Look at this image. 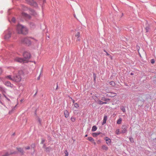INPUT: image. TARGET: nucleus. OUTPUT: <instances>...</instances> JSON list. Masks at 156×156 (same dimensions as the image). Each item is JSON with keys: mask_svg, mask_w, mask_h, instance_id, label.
Here are the masks:
<instances>
[{"mask_svg": "<svg viewBox=\"0 0 156 156\" xmlns=\"http://www.w3.org/2000/svg\"><path fill=\"white\" fill-rule=\"evenodd\" d=\"M23 56L24 58L18 57L14 59L15 61L21 63H27L28 62V60L31 57L30 54L27 52H25L24 53Z\"/></svg>", "mask_w": 156, "mask_h": 156, "instance_id": "nucleus-1", "label": "nucleus"}, {"mask_svg": "<svg viewBox=\"0 0 156 156\" xmlns=\"http://www.w3.org/2000/svg\"><path fill=\"white\" fill-rule=\"evenodd\" d=\"M16 31L19 34H26L28 33V30L27 28L20 24L18 25L17 26Z\"/></svg>", "mask_w": 156, "mask_h": 156, "instance_id": "nucleus-2", "label": "nucleus"}, {"mask_svg": "<svg viewBox=\"0 0 156 156\" xmlns=\"http://www.w3.org/2000/svg\"><path fill=\"white\" fill-rule=\"evenodd\" d=\"M27 3L30 5L34 6L36 8L38 7L37 3L34 0H26Z\"/></svg>", "mask_w": 156, "mask_h": 156, "instance_id": "nucleus-3", "label": "nucleus"}, {"mask_svg": "<svg viewBox=\"0 0 156 156\" xmlns=\"http://www.w3.org/2000/svg\"><path fill=\"white\" fill-rule=\"evenodd\" d=\"M21 80V77L20 75V73H19L15 76L13 77V81L16 82H20Z\"/></svg>", "mask_w": 156, "mask_h": 156, "instance_id": "nucleus-4", "label": "nucleus"}, {"mask_svg": "<svg viewBox=\"0 0 156 156\" xmlns=\"http://www.w3.org/2000/svg\"><path fill=\"white\" fill-rule=\"evenodd\" d=\"M116 95V94L113 92H108L107 96L109 97H113Z\"/></svg>", "mask_w": 156, "mask_h": 156, "instance_id": "nucleus-5", "label": "nucleus"}, {"mask_svg": "<svg viewBox=\"0 0 156 156\" xmlns=\"http://www.w3.org/2000/svg\"><path fill=\"white\" fill-rule=\"evenodd\" d=\"M22 16L27 19H30L31 18V16L25 13L22 12Z\"/></svg>", "mask_w": 156, "mask_h": 156, "instance_id": "nucleus-6", "label": "nucleus"}, {"mask_svg": "<svg viewBox=\"0 0 156 156\" xmlns=\"http://www.w3.org/2000/svg\"><path fill=\"white\" fill-rule=\"evenodd\" d=\"M121 128L122 130L121 132L122 133H124L126 132L127 131V128L125 126H122Z\"/></svg>", "mask_w": 156, "mask_h": 156, "instance_id": "nucleus-7", "label": "nucleus"}, {"mask_svg": "<svg viewBox=\"0 0 156 156\" xmlns=\"http://www.w3.org/2000/svg\"><path fill=\"white\" fill-rule=\"evenodd\" d=\"M16 149L21 154V155H23L24 154V152L23 148L21 147H17Z\"/></svg>", "mask_w": 156, "mask_h": 156, "instance_id": "nucleus-8", "label": "nucleus"}, {"mask_svg": "<svg viewBox=\"0 0 156 156\" xmlns=\"http://www.w3.org/2000/svg\"><path fill=\"white\" fill-rule=\"evenodd\" d=\"M104 139L105 140L106 143L107 144L109 145L110 144L111 142V140L108 137H106L104 138Z\"/></svg>", "mask_w": 156, "mask_h": 156, "instance_id": "nucleus-9", "label": "nucleus"}, {"mask_svg": "<svg viewBox=\"0 0 156 156\" xmlns=\"http://www.w3.org/2000/svg\"><path fill=\"white\" fill-rule=\"evenodd\" d=\"M30 13L31 15L34 16H36L37 15V13L35 11V10L33 9H30Z\"/></svg>", "mask_w": 156, "mask_h": 156, "instance_id": "nucleus-10", "label": "nucleus"}, {"mask_svg": "<svg viewBox=\"0 0 156 156\" xmlns=\"http://www.w3.org/2000/svg\"><path fill=\"white\" fill-rule=\"evenodd\" d=\"M87 140L93 143L94 145L96 144V143L94 140L91 137H88Z\"/></svg>", "mask_w": 156, "mask_h": 156, "instance_id": "nucleus-11", "label": "nucleus"}, {"mask_svg": "<svg viewBox=\"0 0 156 156\" xmlns=\"http://www.w3.org/2000/svg\"><path fill=\"white\" fill-rule=\"evenodd\" d=\"M23 42L24 43L27 44L28 45L30 44V41L29 40L28 38H26L24 39Z\"/></svg>", "mask_w": 156, "mask_h": 156, "instance_id": "nucleus-12", "label": "nucleus"}, {"mask_svg": "<svg viewBox=\"0 0 156 156\" xmlns=\"http://www.w3.org/2000/svg\"><path fill=\"white\" fill-rule=\"evenodd\" d=\"M16 152H10V153H9L8 152H6L2 156H9V155L16 154Z\"/></svg>", "mask_w": 156, "mask_h": 156, "instance_id": "nucleus-13", "label": "nucleus"}, {"mask_svg": "<svg viewBox=\"0 0 156 156\" xmlns=\"http://www.w3.org/2000/svg\"><path fill=\"white\" fill-rule=\"evenodd\" d=\"M5 85L7 86L10 87H12L13 86V85L11 83L8 81L5 82Z\"/></svg>", "mask_w": 156, "mask_h": 156, "instance_id": "nucleus-14", "label": "nucleus"}, {"mask_svg": "<svg viewBox=\"0 0 156 156\" xmlns=\"http://www.w3.org/2000/svg\"><path fill=\"white\" fill-rule=\"evenodd\" d=\"M64 114L66 118H67L69 116V113L68 111L67 110H65L64 111Z\"/></svg>", "mask_w": 156, "mask_h": 156, "instance_id": "nucleus-15", "label": "nucleus"}, {"mask_svg": "<svg viewBox=\"0 0 156 156\" xmlns=\"http://www.w3.org/2000/svg\"><path fill=\"white\" fill-rule=\"evenodd\" d=\"M107 120V116L106 115L104 116L103 122L102 123V125H104L106 123V120Z\"/></svg>", "mask_w": 156, "mask_h": 156, "instance_id": "nucleus-16", "label": "nucleus"}, {"mask_svg": "<svg viewBox=\"0 0 156 156\" xmlns=\"http://www.w3.org/2000/svg\"><path fill=\"white\" fill-rule=\"evenodd\" d=\"M102 149L105 151H107L108 149V147L105 145H103L102 146Z\"/></svg>", "mask_w": 156, "mask_h": 156, "instance_id": "nucleus-17", "label": "nucleus"}, {"mask_svg": "<svg viewBox=\"0 0 156 156\" xmlns=\"http://www.w3.org/2000/svg\"><path fill=\"white\" fill-rule=\"evenodd\" d=\"M10 35H11V33L10 32H9L7 34H6L5 35V38H6V39L10 37Z\"/></svg>", "mask_w": 156, "mask_h": 156, "instance_id": "nucleus-18", "label": "nucleus"}, {"mask_svg": "<svg viewBox=\"0 0 156 156\" xmlns=\"http://www.w3.org/2000/svg\"><path fill=\"white\" fill-rule=\"evenodd\" d=\"M98 103L100 105H102L107 104V102L101 101V100H98Z\"/></svg>", "mask_w": 156, "mask_h": 156, "instance_id": "nucleus-19", "label": "nucleus"}, {"mask_svg": "<svg viewBox=\"0 0 156 156\" xmlns=\"http://www.w3.org/2000/svg\"><path fill=\"white\" fill-rule=\"evenodd\" d=\"M101 100L103 101H108L110 100V99L108 98H106L105 97H103L101 98Z\"/></svg>", "mask_w": 156, "mask_h": 156, "instance_id": "nucleus-20", "label": "nucleus"}, {"mask_svg": "<svg viewBox=\"0 0 156 156\" xmlns=\"http://www.w3.org/2000/svg\"><path fill=\"white\" fill-rule=\"evenodd\" d=\"M115 133L116 134L118 135L121 133V132H120V130L119 129H117L116 130Z\"/></svg>", "mask_w": 156, "mask_h": 156, "instance_id": "nucleus-21", "label": "nucleus"}, {"mask_svg": "<svg viewBox=\"0 0 156 156\" xmlns=\"http://www.w3.org/2000/svg\"><path fill=\"white\" fill-rule=\"evenodd\" d=\"M97 129L96 126H93L92 128V131L93 132L95 131Z\"/></svg>", "mask_w": 156, "mask_h": 156, "instance_id": "nucleus-22", "label": "nucleus"}, {"mask_svg": "<svg viewBox=\"0 0 156 156\" xmlns=\"http://www.w3.org/2000/svg\"><path fill=\"white\" fill-rule=\"evenodd\" d=\"M6 77L8 79L13 81V77H12L10 75L7 76Z\"/></svg>", "mask_w": 156, "mask_h": 156, "instance_id": "nucleus-23", "label": "nucleus"}, {"mask_svg": "<svg viewBox=\"0 0 156 156\" xmlns=\"http://www.w3.org/2000/svg\"><path fill=\"white\" fill-rule=\"evenodd\" d=\"M110 84L112 86H114L115 85V83L114 81H111L110 82Z\"/></svg>", "mask_w": 156, "mask_h": 156, "instance_id": "nucleus-24", "label": "nucleus"}, {"mask_svg": "<svg viewBox=\"0 0 156 156\" xmlns=\"http://www.w3.org/2000/svg\"><path fill=\"white\" fill-rule=\"evenodd\" d=\"M122 119L121 118L119 119L117 121V123L118 124H120L121 123Z\"/></svg>", "mask_w": 156, "mask_h": 156, "instance_id": "nucleus-25", "label": "nucleus"}, {"mask_svg": "<svg viewBox=\"0 0 156 156\" xmlns=\"http://www.w3.org/2000/svg\"><path fill=\"white\" fill-rule=\"evenodd\" d=\"M75 36L77 38H78L80 36V34L79 32H77L76 34L75 35Z\"/></svg>", "mask_w": 156, "mask_h": 156, "instance_id": "nucleus-26", "label": "nucleus"}, {"mask_svg": "<svg viewBox=\"0 0 156 156\" xmlns=\"http://www.w3.org/2000/svg\"><path fill=\"white\" fill-rule=\"evenodd\" d=\"M99 133H93L92 135H93V136H96L98 135H99Z\"/></svg>", "mask_w": 156, "mask_h": 156, "instance_id": "nucleus-27", "label": "nucleus"}, {"mask_svg": "<svg viewBox=\"0 0 156 156\" xmlns=\"http://www.w3.org/2000/svg\"><path fill=\"white\" fill-rule=\"evenodd\" d=\"M64 153L65 154V155L64 156H68L69 153L67 150L65 151Z\"/></svg>", "mask_w": 156, "mask_h": 156, "instance_id": "nucleus-28", "label": "nucleus"}, {"mask_svg": "<svg viewBox=\"0 0 156 156\" xmlns=\"http://www.w3.org/2000/svg\"><path fill=\"white\" fill-rule=\"evenodd\" d=\"M121 109L122 112H125V109L124 107L123 106V107H121Z\"/></svg>", "mask_w": 156, "mask_h": 156, "instance_id": "nucleus-29", "label": "nucleus"}, {"mask_svg": "<svg viewBox=\"0 0 156 156\" xmlns=\"http://www.w3.org/2000/svg\"><path fill=\"white\" fill-rule=\"evenodd\" d=\"M74 107L76 108H78L79 107V105L77 103H76L74 104Z\"/></svg>", "mask_w": 156, "mask_h": 156, "instance_id": "nucleus-30", "label": "nucleus"}, {"mask_svg": "<svg viewBox=\"0 0 156 156\" xmlns=\"http://www.w3.org/2000/svg\"><path fill=\"white\" fill-rule=\"evenodd\" d=\"M71 120L72 122H74L75 121V118L73 117L71 118Z\"/></svg>", "mask_w": 156, "mask_h": 156, "instance_id": "nucleus-31", "label": "nucleus"}, {"mask_svg": "<svg viewBox=\"0 0 156 156\" xmlns=\"http://www.w3.org/2000/svg\"><path fill=\"white\" fill-rule=\"evenodd\" d=\"M30 148V147L29 146H27L25 147V149L27 150H29Z\"/></svg>", "mask_w": 156, "mask_h": 156, "instance_id": "nucleus-32", "label": "nucleus"}, {"mask_svg": "<svg viewBox=\"0 0 156 156\" xmlns=\"http://www.w3.org/2000/svg\"><path fill=\"white\" fill-rule=\"evenodd\" d=\"M129 140L130 142H131L132 143H133L134 142V140L133 138H129Z\"/></svg>", "mask_w": 156, "mask_h": 156, "instance_id": "nucleus-33", "label": "nucleus"}, {"mask_svg": "<svg viewBox=\"0 0 156 156\" xmlns=\"http://www.w3.org/2000/svg\"><path fill=\"white\" fill-rule=\"evenodd\" d=\"M12 21L13 22H15L16 21V19L14 18H12Z\"/></svg>", "mask_w": 156, "mask_h": 156, "instance_id": "nucleus-34", "label": "nucleus"}, {"mask_svg": "<svg viewBox=\"0 0 156 156\" xmlns=\"http://www.w3.org/2000/svg\"><path fill=\"white\" fill-rule=\"evenodd\" d=\"M155 61L154 59H152L151 60V63L153 64L154 63Z\"/></svg>", "mask_w": 156, "mask_h": 156, "instance_id": "nucleus-35", "label": "nucleus"}, {"mask_svg": "<svg viewBox=\"0 0 156 156\" xmlns=\"http://www.w3.org/2000/svg\"><path fill=\"white\" fill-rule=\"evenodd\" d=\"M44 142V139H42L41 141V144H43Z\"/></svg>", "mask_w": 156, "mask_h": 156, "instance_id": "nucleus-36", "label": "nucleus"}, {"mask_svg": "<svg viewBox=\"0 0 156 156\" xmlns=\"http://www.w3.org/2000/svg\"><path fill=\"white\" fill-rule=\"evenodd\" d=\"M106 55H107L108 56H109L110 55L107 52H106Z\"/></svg>", "mask_w": 156, "mask_h": 156, "instance_id": "nucleus-37", "label": "nucleus"}, {"mask_svg": "<svg viewBox=\"0 0 156 156\" xmlns=\"http://www.w3.org/2000/svg\"><path fill=\"white\" fill-rule=\"evenodd\" d=\"M38 121H39V123H41V121L40 119H39Z\"/></svg>", "mask_w": 156, "mask_h": 156, "instance_id": "nucleus-38", "label": "nucleus"}, {"mask_svg": "<svg viewBox=\"0 0 156 156\" xmlns=\"http://www.w3.org/2000/svg\"><path fill=\"white\" fill-rule=\"evenodd\" d=\"M109 57L110 58H111V59H112V56H111V55H110L109 56Z\"/></svg>", "mask_w": 156, "mask_h": 156, "instance_id": "nucleus-39", "label": "nucleus"}, {"mask_svg": "<svg viewBox=\"0 0 156 156\" xmlns=\"http://www.w3.org/2000/svg\"><path fill=\"white\" fill-rule=\"evenodd\" d=\"M2 71L1 70V69H0V74L2 73Z\"/></svg>", "mask_w": 156, "mask_h": 156, "instance_id": "nucleus-40", "label": "nucleus"}, {"mask_svg": "<svg viewBox=\"0 0 156 156\" xmlns=\"http://www.w3.org/2000/svg\"><path fill=\"white\" fill-rule=\"evenodd\" d=\"M74 102H75V101L74 100H73V103H74Z\"/></svg>", "mask_w": 156, "mask_h": 156, "instance_id": "nucleus-41", "label": "nucleus"}, {"mask_svg": "<svg viewBox=\"0 0 156 156\" xmlns=\"http://www.w3.org/2000/svg\"><path fill=\"white\" fill-rule=\"evenodd\" d=\"M87 136V135L86 134L85 135V137H86Z\"/></svg>", "mask_w": 156, "mask_h": 156, "instance_id": "nucleus-42", "label": "nucleus"}, {"mask_svg": "<svg viewBox=\"0 0 156 156\" xmlns=\"http://www.w3.org/2000/svg\"><path fill=\"white\" fill-rule=\"evenodd\" d=\"M130 74H131V75H133V73H130Z\"/></svg>", "mask_w": 156, "mask_h": 156, "instance_id": "nucleus-43", "label": "nucleus"}, {"mask_svg": "<svg viewBox=\"0 0 156 156\" xmlns=\"http://www.w3.org/2000/svg\"><path fill=\"white\" fill-rule=\"evenodd\" d=\"M95 79H96V77H95H95H94V80H95Z\"/></svg>", "mask_w": 156, "mask_h": 156, "instance_id": "nucleus-44", "label": "nucleus"}, {"mask_svg": "<svg viewBox=\"0 0 156 156\" xmlns=\"http://www.w3.org/2000/svg\"><path fill=\"white\" fill-rule=\"evenodd\" d=\"M0 89H1V90H2V87H0Z\"/></svg>", "mask_w": 156, "mask_h": 156, "instance_id": "nucleus-45", "label": "nucleus"}, {"mask_svg": "<svg viewBox=\"0 0 156 156\" xmlns=\"http://www.w3.org/2000/svg\"><path fill=\"white\" fill-rule=\"evenodd\" d=\"M0 103L1 104H2V102L0 101Z\"/></svg>", "mask_w": 156, "mask_h": 156, "instance_id": "nucleus-46", "label": "nucleus"}, {"mask_svg": "<svg viewBox=\"0 0 156 156\" xmlns=\"http://www.w3.org/2000/svg\"><path fill=\"white\" fill-rule=\"evenodd\" d=\"M58 85H57V86L56 89L58 88Z\"/></svg>", "mask_w": 156, "mask_h": 156, "instance_id": "nucleus-47", "label": "nucleus"}, {"mask_svg": "<svg viewBox=\"0 0 156 156\" xmlns=\"http://www.w3.org/2000/svg\"><path fill=\"white\" fill-rule=\"evenodd\" d=\"M104 51L106 53V52H107L105 50H104Z\"/></svg>", "mask_w": 156, "mask_h": 156, "instance_id": "nucleus-48", "label": "nucleus"}, {"mask_svg": "<svg viewBox=\"0 0 156 156\" xmlns=\"http://www.w3.org/2000/svg\"><path fill=\"white\" fill-rule=\"evenodd\" d=\"M146 32H148V30H147Z\"/></svg>", "mask_w": 156, "mask_h": 156, "instance_id": "nucleus-49", "label": "nucleus"}, {"mask_svg": "<svg viewBox=\"0 0 156 156\" xmlns=\"http://www.w3.org/2000/svg\"><path fill=\"white\" fill-rule=\"evenodd\" d=\"M9 114L10 113V112H9Z\"/></svg>", "mask_w": 156, "mask_h": 156, "instance_id": "nucleus-50", "label": "nucleus"}]
</instances>
